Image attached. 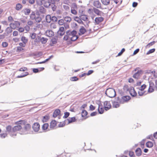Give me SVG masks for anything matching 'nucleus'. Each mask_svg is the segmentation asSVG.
Listing matches in <instances>:
<instances>
[{"label": "nucleus", "instance_id": "nucleus-1", "mask_svg": "<svg viewBox=\"0 0 157 157\" xmlns=\"http://www.w3.org/2000/svg\"><path fill=\"white\" fill-rule=\"evenodd\" d=\"M77 33V31L75 30L71 31L70 30H68L66 32V35L64 36L63 39L64 40H67L70 36H74Z\"/></svg>", "mask_w": 157, "mask_h": 157}, {"label": "nucleus", "instance_id": "nucleus-2", "mask_svg": "<svg viewBox=\"0 0 157 157\" xmlns=\"http://www.w3.org/2000/svg\"><path fill=\"white\" fill-rule=\"evenodd\" d=\"M105 94L107 96L111 98L114 97L116 95L115 91L113 88L107 89L105 91Z\"/></svg>", "mask_w": 157, "mask_h": 157}, {"label": "nucleus", "instance_id": "nucleus-3", "mask_svg": "<svg viewBox=\"0 0 157 157\" xmlns=\"http://www.w3.org/2000/svg\"><path fill=\"white\" fill-rule=\"evenodd\" d=\"M131 98L130 96H123L120 98L119 97L116 98L117 101H118L120 104H123L124 102H127Z\"/></svg>", "mask_w": 157, "mask_h": 157}, {"label": "nucleus", "instance_id": "nucleus-4", "mask_svg": "<svg viewBox=\"0 0 157 157\" xmlns=\"http://www.w3.org/2000/svg\"><path fill=\"white\" fill-rule=\"evenodd\" d=\"M22 122V121H20L16 122L15 124H18V125L14 126L12 128L13 132H15L17 131H19L21 129L22 127L21 125H19V124H21Z\"/></svg>", "mask_w": 157, "mask_h": 157}, {"label": "nucleus", "instance_id": "nucleus-5", "mask_svg": "<svg viewBox=\"0 0 157 157\" xmlns=\"http://www.w3.org/2000/svg\"><path fill=\"white\" fill-rule=\"evenodd\" d=\"M31 125L29 124H26L24 127V129H22L23 131H24L21 133V134H26L28 133L27 132L30 128Z\"/></svg>", "mask_w": 157, "mask_h": 157}, {"label": "nucleus", "instance_id": "nucleus-6", "mask_svg": "<svg viewBox=\"0 0 157 157\" xmlns=\"http://www.w3.org/2000/svg\"><path fill=\"white\" fill-rule=\"evenodd\" d=\"M127 91H128L131 95L132 97H135L137 95V93L135 91L134 88L133 87H131L128 88Z\"/></svg>", "mask_w": 157, "mask_h": 157}, {"label": "nucleus", "instance_id": "nucleus-7", "mask_svg": "<svg viewBox=\"0 0 157 157\" xmlns=\"http://www.w3.org/2000/svg\"><path fill=\"white\" fill-rule=\"evenodd\" d=\"M74 19L75 21L77 22L79 24H82L84 25L86 28L89 27L88 23H89L90 22H89L88 23H87L86 25H85L80 17L79 18L78 17L76 16L74 17Z\"/></svg>", "mask_w": 157, "mask_h": 157}, {"label": "nucleus", "instance_id": "nucleus-8", "mask_svg": "<svg viewBox=\"0 0 157 157\" xmlns=\"http://www.w3.org/2000/svg\"><path fill=\"white\" fill-rule=\"evenodd\" d=\"M49 18L51 21H52L53 22H56L57 21V18L55 16H53L51 17L50 15H48L46 17V21L48 23H50V21H48V19Z\"/></svg>", "mask_w": 157, "mask_h": 157}, {"label": "nucleus", "instance_id": "nucleus-9", "mask_svg": "<svg viewBox=\"0 0 157 157\" xmlns=\"http://www.w3.org/2000/svg\"><path fill=\"white\" fill-rule=\"evenodd\" d=\"M104 108L105 110H109L111 107V104L109 101H106L104 103Z\"/></svg>", "mask_w": 157, "mask_h": 157}, {"label": "nucleus", "instance_id": "nucleus-10", "mask_svg": "<svg viewBox=\"0 0 157 157\" xmlns=\"http://www.w3.org/2000/svg\"><path fill=\"white\" fill-rule=\"evenodd\" d=\"M32 128L35 132H38L40 128L39 124L38 123H34L32 126Z\"/></svg>", "mask_w": 157, "mask_h": 157}, {"label": "nucleus", "instance_id": "nucleus-11", "mask_svg": "<svg viewBox=\"0 0 157 157\" xmlns=\"http://www.w3.org/2000/svg\"><path fill=\"white\" fill-rule=\"evenodd\" d=\"M149 87L148 89V92L151 93L153 92L154 90V83L152 82H149Z\"/></svg>", "mask_w": 157, "mask_h": 157}, {"label": "nucleus", "instance_id": "nucleus-12", "mask_svg": "<svg viewBox=\"0 0 157 157\" xmlns=\"http://www.w3.org/2000/svg\"><path fill=\"white\" fill-rule=\"evenodd\" d=\"M142 72L143 71L142 70H138L133 75V77L135 78L138 79L139 76L142 74Z\"/></svg>", "mask_w": 157, "mask_h": 157}, {"label": "nucleus", "instance_id": "nucleus-13", "mask_svg": "<svg viewBox=\"0 0 157 157\" xmlns=\"http://www.w3.org/2000/svg\"><path fill=\"white\" fill-rule=\"evenodd\" d=\"M14 25V24L11 23L10 24V27H8L6 30V32L7 33V34L6 35V36H7L9 33H11L13 31L12 28L11 27V25Z\"/></svg>", "mask_w": 157, "mask_h": 157}, {"label": "nucleus", "instance_id": "nucleus-14", "mask_svg": "<svg viewBox=\"0 0 157 157\" xmlns=\"http://www.w3.org/2000/svg\"><path fill=\"white\" fill-rule=\"evenodd\" d=\"M61 111L59 109H55L53 113V117H56L60 113Z\"/></svg>", "mask_w": 157, "mask_h": 157}, {"label": "nucleus", "instance_id": "nucleus-15", "mask_svg": "<svg viewBox=\"0 0 157 157\" xmlns=\"http://www.w3.org/2000/svg\"><path fill=\"white\" fill-rule=\"evenodd\" d=\"M51 42L52 43L50 44L51 46H52L54 44H56L57 42V37L55 36L53 37L51 40Z\"/></svg>", "mask_w": 157, "mask_h": 157}, {"label": "nucleus", "instance_id": "nucleus-16", "mask_svg": "<svg viewBox=\"0 0 157 157\" xmlns=\"http://www.w3.org/2000/svg\"><path fill=\"white\" fill-rule=\"evenodd\" d=\"M46 35L48 37H52L54 35V33L51 30H48L46 32Z\"/></svg>", "mask_w": 157, "mask_h": 157}, {"label": "nucleus", "instance_id": "nucleus-17", "mask_svg": "<svg viewBox=\"0 0 157 157\" xmlns=\"http://www.w3.org/2000/svg\"><path fill=\"white\" fill-rule=\"evenodd\" d=\"M93 5L97 8H101V3L98 1H94Z\"/></svg>", "mask_w": 157, "mask_h": 157}, {"label": "nucleus", "instance_id": "nucleus-18", "mask_svg": "<svg viewBox=\"0 0 157 157\" xmlns=\"http://www.w3.org/2000/svg\"><path fill=\"white\" fill-rule=\"evenodd\" d=\"M104 18L102 17H96L95 19V22L96 24H98L101 22L102 21Z\"/></svg>", "mask_w": 157, "mask_h": 157}, {"label": "nucleus", "instance_id": "nucleus-19", "mask_svg": "<svg viewBox=\"0 0 157 157\" xmlns=\"http://www.w3.org/2000/svg\"><path fill=\"white\" fill-rule=\"evenodd\" d=\"M119 101H117L116 99V101H112L113 106V107L117 108L120 106Z\"/></svg>", "mask_w": 157, "mask_h": 157}, {"label": "nucleus", "instance_id": "nucleus-20", "mask_svg": "<svg viewBox=\"0 0 157 157\" xmlns=\"http://www.w3.org/2000/svg\"><path fill=\"white\" fill-rule=\"evenodd\" d=\"M135 153L136 156H140L142 154V151L140 147L137 148L135 150Z\"/></svg>", "mask_w": 157, "mask_h": 157}, {"label": "nucleus", "instance_id": "nucleus-21", "mask_svg": "<svg viewBox=\"0 0 157 157\" xmlns=\"http://www.w3.org/2000/svg\"><path fill=\"white\" fill-rule=\"evenodd\" d=\"M44 68L43 67L37 68H34L33 69V72L34 73H37L39 72L40 71H43V70H44Z\"/></svg>", "mask_w": 157, "mask_h": 157}, {"label": "nucleus", "instance_id": "nucleus-22", "mask_svg": "<svg viewBox=\"0 0 157 157\" xmlns=\"http://www.w3.org/2000/svg\"><path fill=\"white\" fill-rule=\"evenodd\" d=\"M56 122L55 120L52 121L50 123V127L52 129L56 126Z\"/></svg>", "mask_w": 157, "mask_h": 157}, {"label": "nucleus", "instance_id": "nucleus-23", "mask_svg": "<svg viewBox=\"0 0 157 157\" xmlns=\"http://www.w3.org/2000/svg\"><path fill=\"white\" fill-rule=\"evenodd\" d=\"M25 14L26 15H28L31 12V10L29 9L25 8L23 10Z\"/></svg>", "mask_w": 157, "mask_h": 157}, {"label": "nucleus", "instance_id": "nucleus-24", "mask_svg": "<svg viewBox=\"0 0 157 157\" xmlns=\"http://www.w3.org/2000/svg\"><path fill=\"white\" fill-rule=\"evenodd\" d=\"M31 20H34L36 18V13L35 12L32 11L30 16Z\"/></svg>", "mask_w": 157, "mask_h": 157}, {"label": "nucleus", "instance_id": "nucleus-25", "mask_svg": "<svg viewBox=\"0 0 157 157\" xmlns=\"http://www.w3.org/2000/svg\"><path fill=\"white\" fill-rule=\"evenodd\" d=\"M39 12L41 13H44L46 12V10L43 6H40L39 9Z\"/></svg>", "mask_w": 157, "mask_h": 157}, {"label": "nucleus", "instance_id": "nucleus-26", "mask_svg": "<svg viewBox=\"0 0 157 157\" xmlns=\"http://www.w3.org/2000/svg\"><path fill=\"white\" fill-rule=\"evenodd\" d=\"M50 117L48 115H46L43 117L42 119V121L43 122H46L49 119Z\"/></svg>", "mask_w": 157, "mask_h": 157}, {"label": "nucleus", "instance_id": "nucleus-27", "mask_svg": "<svg viewBox=\"0 0 157 157\" xmlns=\"http://www.w3.org/2000/svg\"><path fill=\"white\" fill-rule=\"evenodd\" d=\"M146 146L147 147L150 148L152 147L153 146V143L151 141H148L146 143Z\"/></svg>", "mask_w": 157, "mask_h": 157}, {"label": "nucleus", "instance_id": "nucleus-28", "mask_svg": "<svg viewBox=\"0 0 157 157\" xmlns=\"http://www.w3.org/2000/svg\"><path fill=\"white\" fill-rule=\"evenodd\" d=\"M44 6L46 8H50L51 4H50L49 1L47 0V1H45V2H44Z\"/></svg>", "mask_w": 157, "mask_h": 157}, {"label": "nucleus", "instance_id": "nucleus-29", "mask_svg": "<svg viewBox=\"0 0 157 157\" xmlns=\"http://www.w3.org/2000/svg\"><path fill=\"white\" fill-rule=\"evenodd\" d=\"M93 10H94V13L95 14H96L97 15H100L101 12L100 10H99L98 9L96 8H94Z\"/></svg>", "mask_w": 157, "mask_h": 157}, {"label": "nucleus", "instance_id": "nucleus-30", "mask_svg": "<svg viewBox=\"0 0 157 157\" xmlns=\"http://www.w3.org/2000/svg\"><path fill=\"white\" fill-rule=\"evenodd\" d=\"M6 132L8 133L11 132L12 131V127L10 125L7 126L6 127Z\"/></svg>", "mask_w": 157, "mask_h": 157}, {"label": "nucleus", "instance_id": "nucleus-31", "mask_svg": "<svg viewBox=\"0 0 157 157\" xmlns=\"http://www.w3.org/2000/svg\"><path fill=\"white\" fill-rule=\"evenodd\" d=\"M80 18L84 21H86L88 19V17L86 15H81L79 16Z\"/></svg>", "mask_w": 157, "mask_h": 157}, {"label": "nucleus", "instance_id": "nucleus-32", "mask_svg": "<svg viewBox=\"0 0 157 157\" xmlns=\"http://www.w3.org/2000/svg\"><path fill=\"white\" fill-rule=\"evenodd\" d=\"M29 74V73L28 72H26L25 73H22L21 75H18L17 77V78H21L24 77Z\"/></svg>", "mask_w": 157, "mask_h": 157}, {"label": "nucleus", "instance_id": "nucleus-33", "mask_svg": "<svg viewBox=\"0 0 157 157\" xmlns=\"http://www.w3.org/2000/svg\"><path fill=\"white\" fill-rule=\"evenodd\" d=\"M79 32L82 35H83L86 32V30L83 26H82L79 29Z\"/></svg>", "mask_w": 157, "mask_h": 157}, {"label": "nucleus", "instance_id": "nucleus-34", "mask_svg": "<svg viewBox=\"0 0 157 157\" xmlns=\"http://www.w3.org/2000/svg\"><path fill=\"white\" fill-rule=\"evenodd\" d=\"M88 114L87 111L85 109L82 110L81 113L82 117H84L86 116Z\"/></svg>", "mask_w": 157, "mask_h": 157}, {"label": "nucleus", "instance_id": "nucleus-35", "mask_svg": "<svg viewBox=\"0 0 157 157\" xmlns=\"http://www.w3.org/2000/svg\"><path fill=\"white\" fill-rule=\"evenodd\" d=\"M67 120L68 121V124L71 123L72 122H75L76 121V119L75 117H72L71 118V119H67Z\"/></svg>", "mask_w": 157, "mask_h": 157}, {"label": "nucleus", "instance_id": "nucleus-36", "mask_svg": "<svg viewBox=\"0 0 157 157\" xmlns=\"http://www.w3.org/2000/svg\"><path fill=\"white\" fill-rule=\"evenodd\" d=\"M101 2L105 5H109L110 3V0H101Z\"/></svg>", "mask_w": 157, "mask_h": 157}, {"label": "nucleus", "instance_id": "nucleus-37", "mask_svg": "<svg viewBox=\"0 0 157 157\" xmlns=\"http://www.w3.org/2000/svg\"><path fill=\"white\" fill-rule=\"evenodd\" d=\"M22 7V6L20 3H17L16 4V9L17 10H19Z\"/></svg>", "mask_w": 157, "mask_h": 157}, {"label": "nucleus", "instance_id": "nucleus-38", "mask_svg": "<svg viewBox=\"0 0 157 157\" xmlns=\"http://www.w3.org/2000/svg\"><path fill=\"white\" fill-rule=\"evenodd\" d=\"M48 126L49 125L48 123H45L43 125L42 128L43 130H45L48 128Z\"/></svg>", "mask_w": 157, "mask_h": 157}, {"label": "nucleus", "instance_id": "nucleus-39", "mask_svg": "<svg viewBox=\"0 0 157 157\" xmlns=\"http://www.w3.org/2000/svg\"><path fill=\"white\" fill-rule=\"evenodd\" d=\"M48 39L44 37H42L41 38V42L42 44H45L47 42Z\"/></svg>", "mask_w": 157, "mask_h": 157}, {"label": "nucleus", "instance_id": "nucleus-40", "mask_svg": "<svg viewBox=\"0 0 157 157\" xmlns=\"http://www.w3.org/2000/svg\"><path fill=\"white\" fill-rule=\"evenodd\" d=\"M78 38V36H77L76 35H75L72 36L71 37V40L72 41H75Z\"/></svg>", "mask_w": 157, "mask_h": 157}, {"label": "nucleus", "instance_id": "nucleus-41", "mask_svg": "<svg viewBox=\"0 0 157 157\" xmlns=\"http://www.w3.org/2000/svg\"><path fill=\"white\" fill-rule=\"evenodd\" d=\"M64 20L68 22H70L71 20V18L70 17L67 16L65 17Z\"/></svg>", "mask_w": 157, "mask_h": 157}, {"label": "nucleus", "instance_id": "nucleus-42", "mask_svg": "<svg viewBox=\"0 0 157 157\" xmlns=\"http://www.w3.org/2000/svg\"><path fill=\"white\" fill-rule=\"evenodd\" d=\"M78 78L75 76L70 78V80L71 81H76L78 80Z\"/></svg>", "mask_w": 157, "mask_h": 157}, {"label": "nucleus", "instance_id": "nucleus-43", "mask_svg": "<svg viewBox=\"0 0 157 157\" xmlns=\"http://www.w3.org/2000/svg\"><path fill=\"white\" fill-rule=\"evenodd\" d=\"M21 40L24 44H26L28 41V39H26L25 36H22L21 38Z\"/></svg>", "mask_w": 157, "mask_h": 157}, {"label": "nucleus", "instance_id": "nucleus-44", "mask_svg": "<svg viewBox=\"0 0 157 157\" xmlns=\"http://www.w3.org/2000/svg\"><path fill=\"white\" fill-rule=\"evenodd\" d=\"M98 111L99 114H102L104 112V109L102 107H101L100 108H98Z\"/></svg>", "mask_w": 157, "mask_h": 157}, {"label": "nucleus", "instance_id": "nucleus-45", "mask_svg": "<svg viewBox=\"0 0 157 157\" xmlns=\"http://www.w3.org/2000/svg\"><path fill=\"white\" fill-rule=\"evenodd\" d=\"M35 20L36 22L40 23L42 19L40 17L38 16L36 17Z\"/></svg>", "mask_w": 157, "mask_h": 157}, {"label": "nucleus", "instance_id": "nucleus-46", "mask_svg": "<svg viewBox=\"0 0 157 157\" xmlns=\"http://www.w3.org/2000/svg\"><path fill=\"white\" fill-rule=\"evenodd\" d=\"M51 5L55 4V2H58L59 0H47Z\"/></svg>", "mask_w": 157, "mask_h": 157}, {"label": "nucleus", "instance_id": "nucleus-47", "mask_svg": "<svg viewBox=\"0 0 157 157\" xmlns=\"http://www.w3.org/2000/svg\"><path fill=\"white\" fill-rule=\"evenodd\" d=\"M155 48H152L149 50L146 53L147 55H149L150 54L153 53L155 52Z\"/></svg>", "mask_w": 157, "mask_h": 157}, {"label": "nucleus", "instance_id": "nucleus-48", "mask_svg": "<svg viewBox=\"0 0 157 157\" xmlns=\"http://www.w3.org/2000/svg\"><path fill=\"white\" fill-rule=\"evenodd\" d=\"M50 7L52 8V10L53 11H55L56 10L57 6L55 5V4H53L51 5Z\"/></svg>", "mask_w": 157, "mask_h": 157}, {"label": "nucleus", "instance_id": "nucleus-49", "mask_svg": "<svg viewBox=\"0 0 157 157\" xmlns=\"http://www.w3.org/2000/svg\"><path fill=\"white\" fill-rule=\"evenodd\" d=\"M41 37L40 36H38L36 38H35L34 41L36 42H41Z\"/></svg>", "mask_w": 157, "mask_h": 157}, {"label": "nucleus", "instance_id": "nucleus-50", "mask_svg": "<svg viewBox=\"0 0 157 157\" xmlns=\"http://www.w3.org/2000/svg\"><path fill=\"white\" fill-rule=\"evenodd\" d=\"M58 23L59 25H63L64 22V20L62 19L59 20L58 21Z\"/></svg>", "mask_w": 157, "mask_h": 157}, {"label": "nucleus", "instance_id": "nucleus-51", "mask_svg": "<svg viewBox=\"0 0 157 157\" xmlns=\"http://www.w3.org/2000/svg\"><path fill=\"white\" fill-rule=\"evenodd\" d=\"M37 5L41 6L43 4V2L41 0H36Z\"/></svg>", "mask_w": 157, "mask_h": 157}, {"label": "nucleus", "instance_id": "nucleus-52", "mask_svg": "<svg viewBox=\"0 0 157 157\" xmlns=\"http://www.w3.org/2000/svg\"><path fill=\"white\" fill-rule=\"evenodd\" d=\"M146 87V85L145 84L142 85L139 88V90L141 91H143Z\"/></svg>", "mask_w": 157, "mask_h": 157}, {"label": "nucleus", "instance_id": "nucleus-53", "mask_svg": "<svg viewBox=\"0 0 157 157\" xmlns=\"http://www.w3.org/2000/svg\"><path fill=\"white\" fill-rule=\"evenodd\" d=\"M64 115L63 116V118H66L68 117L70 115V113L68 112H65L64 113Z\"/></svg>", "mask_w": 157, "mask_h": 157}, {"label": "nucleus", "instance_id": "nucleus-54", "mask_svg": "<svg viewBox=\"0 0 157 157\" xmlns=\"http://www.w3.org/2000/svg\"><path fill=\"white\" fill-rule=\"evenodd\" d=\"M30 36L32 39H35L36 37V34L35 33H32L30 34Z\"/></svg>", "mask_w": 157, "mask_h": 157}, {"label": "nucleus", "instance_id": "nucleus-55", "mask_svg": "<svg viewBox=\"0 0 157 157\" xmlns=\"http://www.w3.org/2000/svg\"><path fill=\"white\" fill-rule=\"evenodd\" d=\"M129 155L130 157H135V156L134 154V152L132 151H129Z\"/></svg>", "mask_w": 157, "mask_h": 157}, {"label": "nucleus", "instance_id": "nucleus-56", "mask_svg": "<svg viewBox=\"0 0 157 157\" xmlns=\"http://www.w3.org/2000/svg\"><path fill=\"white\" fill-rule=\"evenodd\" d=\"M125 51V49L124 48H123L121 50V52L118 53L117 56H121Z\"/></svg>", "mask_w": 157, "mask_h": 157}, {"label": "nucleus", "instance_id": "nucleus-57", "mask_svg": "<svg viewBox=\"0 0 157 157\" xmlns=\"http://www.w3.org/2000/svg\"><path fill=\"white\" fill-rule=\"evenodd\" d=\"M8 45V44L6 42H3L2 43V46L4 48H6L7 47Z\"/></svg>", "mask_w": 157, "mask_h": 157}, {"label": "nucleus", "instance_id": "nucleus-58", "mask_svg": "<svg viewBox=\"0 0 157 157\" xmlns=\"http://www.w3.org/2000/svg\"><path fill=\"white\" fill-rule=\"evenodd\" d=\"M155 41H153L152 42H151L149 43H148L146 46V47H147L148 46L150 47L153 44H154L155 43Z\"/></svg>", "mask_w": 157, "mask_h": 157}, {"label": "nucleus", "instance_id": "nucleus-59", "mask_svg": "<svg viewBox=\"0 0 157 157\" xmlns=\"http://www.w3.org/2000/svg\"><path fill=\"white\" fill-rule=\"evenodd\" d=\"M65 125V122L62 123L60 122L58 124V126L59 127H63Z\"/></svg>", "mask_w": 157, "mask_h": 157}, {"label": "nucleus", "instance_id": "nucleus-60", "mask_svg": "<svg viewBox=\"0 0 157 157\" xmlns=\"http://www.w3.org/2000/svg\"><path fill=\"white\" fill-rule=\"evenodd\" d=\"M90 110L91 111H93L95 109V107L92 105H90L89 107Z\"/></svg>", "mask_w": 157, "mask_h": 157}, {"label": "nucleus", "instance_id": "nucleus-61", "mask_svg": "<svg viewBox=\"0 0 157 157\" xmlns=\"http://www.w3.org/2000/svg\"><path fill=\"white\" fill-rule=\"evenodd\" d=\"M65 33V32H61V31H58L57 32V34L58 35H60V36H62Z\"/></svg>", "mask_w": 157, "mask_h": 157}, {"label": "nucleus", "instance_id": "nucleus-62", "mask_svg": "<svg viewBox=\"0 0 157 157\" xmlns=\"http://www.w3.org/2000/svg\"><path fill=\"white\" fill-rule=\"evenodd\" d=\"M24 50V49L20 46H18L17 47V52H21Z\"/></svg>", "mask_w": 157, "mask_h": 157}, {"label": "nucleus", "instance_id": "nucleus-63", "mask_svg": "<svg viewBox=\"0 0 157 157\" xmlns=\"http://www.w3.org/2000/svg\"><path fill=\"white\" fill-rule=\"evenodd\" d=\"M7 136V134L6 133H3L0 134V136L2 138H5Z\"/></svg>", "mask_w": 157, "mask_h": 157}, {"label": "nucleus", "instance_id": "nucleus-64", "mask_svg": "<svg viewBox=\"0 0 157 157\" xmlns=\"http://www.w3.org/2000/svg\"><path fill=\"white\" fill-rule=\"evenodd\" d=\"M24 29L27 31H28L30 29V27L28 25H26L24 27Z\"/></svg>", "mask_w": 157, "mask_h": 157}]
</instances>
